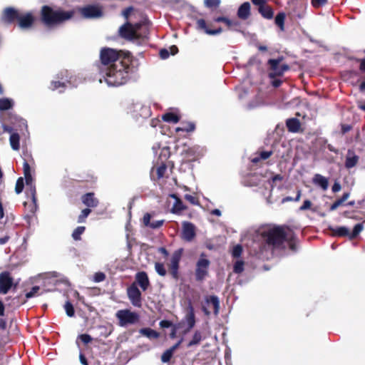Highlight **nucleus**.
<instances>
[{"instance_id": "52", "label": "nucleus", "mask_w": 365, "mask_h": 365, "mask_svg": "<svg viewBox=\"0 0 365 365\" xmlns=\"http://www.w3.org/2000/svg\"><path fill=\"white\" fill-rule=\"evenodd\" d=\"M242 252V247L240 245H237L233 247L232 255L234 257H239Z\"/></svg>"}, {"instance_id": "26", "label": "nucleus", "mask_w": 365, "mask_h": 365, "mask_svg": "<svg viewBox=\"0 0 365 365\" xmlns=\"http://www.w3.org/2000/svg\"><path fill=\"white\" fill-rule=\"evenodd\" d=\"M286 125L289 132L297 133L300 129V122L297 118H289L286 121Z\"/></svg>"}, {"instance_id": "59", "label": "nucleus", "mask_w": 365, "mask_h": 365, "mask_svg": "<svg viewBox=\"0 0 365 365\" xmlns=\"http://www.w3.org/2000/svg\"><path fill=\"white\" fill-rule=\"evenodd\" d=\"M312 202L309 200H306L304 201L303 205L299 207V210L304 211L308 210L311 207Z\"/></svg>"}, {"instance_id": "15", "label": "nucleus", "mask_w": 365, "mask_h": 365, "mask_svg": "<svg viewBox=\"0 0 365 365\" xmlns=\"http://www.w3.org/2000/svg\"><path fill=\"white\" fill-rule=\"evenodd\" d=\"M195 236L196 232L195 225L190 222L184 221L182 223V239L186 242H191L195 239Z\"/></svg>"}, {"instance_id": "53", "label": "nucleus", "mask_w": 365, "mask_h": 365, "mask_svg": "<svg viewBox=\"0 0 365 365\" xmlns=\"http://www.w3.org/2000/svg\"><path fill=\"white\" fill-rule=\"evenodd\" d=\"M40 287L38 286H34L31 288V290L25 294L26 299H29L36 295V294L39 291Z\"/></svg>"}, {"instance_id": "23", "label": "nucleus", "mask_w": 365, "mask_h": 365, "mask_svg": "<svg viewBox=\"0 0 365 365\" xmlns=\"http://www.w3.org/2000/svg\"><path fill=\"white\" fill-rule=\"evenodd\" d=\"M133 115L137 118L138 117H141L143 118H147L151 114V111L148 107L143 106L141 104H138V103L134 106V109H133Z\"/></svg>"}, {"instance_id": "39", "label": "nucleus", "mask_w": 365, "mask_h": 365, "mask_svg": "<svg viewBox=\"0 0 365 365\" xmlns=\"http://www.w3.org/2000/svg\"><path fill=\"white\" fill-rule=\"evenodd\" d=\"M86 230V227L84 226H78L77 227L72 233V237L74 240L78 241L81 240V235L83 234V232Z\"/></svg>"}, {"instance_id": "41", "label": "nucleus", "mask_w": 365, "mask_h": 365, "mask_svg": "<svg viewBox=\"0 0 365 365\" xmlns=\"http://www.w3.org/2000/svg\"><path fill=\"white\" fill-rule=\"evenodd\" d=\"M204 4L207 8L214 10L219 7L220 0H204Z\"/></svg>"}, {"instance_id": "47", "label": "nucleus", "mask_w": 365, "mask_h": 365, "mask_svg": "<svg viewBox=\"0 0 365 365\" xmlns=\"http://www.w3.org/2000/svg\"><path fill=\"white\" fill-rule=\"evenodd\" d=\"M363 230V225L361 223L356 224L352 232L349 234V238L353 239L355 238L361 231Z\"/></svg>"}, {"instance_id": "50", "label": "nucleus", "mask_w": 365, "mask_h": 365, "mask_svg": "<svg viewBox=\"0 0 365 365\" xmlns=\"http://www.w3.org/2000/svg\"><path fill=\"white\" fill-rule=\"evenodd\" d=\"M234 272L237 274L241 273L244 270V262L242 260H237L234 264Z\"/></svg>"}, {"instance_id": "45", "label": "nucleus", "mask_w": 365, "mask_h": 365, "mask_svg": "<svg viewBox=\"0 0 365 365\" xmlns=\"http://www.w3.org/2000/svg\"><path fill=\"white\" fill-rule=\"evenodd\" d=\"M184 198L185 200H187V202H189L190 204H192L193 205H200L199 199L195 195H190V194H185L184 195Z\"/></svg>"}, {"instance_id": "58", "label": "nucleus", "mask_w": 365, "mask_h": 365, "mask_svg": "<svg viewBox=\"0 0 365 365\" xmlns=\"http://www.w3.org/2000/svg\"><path fill=\"white\" fill-rule=\"evenodd\" d=\"M151 215L149 213H145L143 217V223L145 226L148 227L150 224Z\"/></svg>"}, {"instance_id": "37", "label": "nucleus", "mask_w": 365, "mask_h": 365, "mask_svg": "<svg viewBox=\"0 0 365 365\" xmlns=\"http://www.w3.org/2000/svg\"><path fill=\"white\" fill-rule=\"evenodd\" d=\"M14 106L13 101L9 98H0V110H8Z\"/></svg>"}, {"instance_id": "19", "label": "nucleus", "mask_w": 365, "mask_h": 365, "mask_svg": "<svg viewBox=\"0 0 365 365\" xmlns=\"http://www.w3.org/2000/svg\"><path fill=\"white\" fill-rule=\"evenodd\" d=\"M34 21V16L31 13L29 12L20 14L17 24L21 29H29L32 27Z\"/></svg>"}, {"instance_id": "6", "label": "nucleus", "mask_w": 365, "mask_h": 365, "mask_svg": "<svg viewBox=\"0 0 365 365\" xmlns=\"http://www.w3.org/2000/svg\"><path fill=\"white\" fill-rule=\"evenodd\" d=\"M100 58L103 66L102 68H107L111 65L120 63L124 61V58H120V53L118 51L110 48L101 49Z\"/></svg>"}, {"instance_id": "17", "label": "nucleus", "mask_w": 365, "mask_h": 365, "mask_svg": "<svg viewBox=\"0 0 365 365\" xmlns=\"http://www.w3.org/2000/svg\"><path fill=\"white\" fill-rule=\"evenodd\" d=\"M281 61L282 58L269 60L268 63L270 66L272 70L274 71V73L269 74L271 78H273L274 76H281L289 69V66L286 64L279 66Z\"/></svg>"}, {"instance_id": "8", "label": "nucleus", "mask_w": 365, "mask_h": 365, "mask_svg": "<svg viewBox=\"0 0 365 365\" xmlns=\"http://www.w3.org/2000/svg\"><path fill=\"white\" fill-rule=\"evenodd\" d=\"M141 26V23L132 24L131 23L126 22L119 28L118 34L121 38L127 41L139 39L138 31L140 29Z\"/></svg>"}, {"instance_id": "51", "label": "nucleus", "mask_w": 365, "mask_h": 365, "mask_svg": "<svg viewBox=\"0 0 365 365\" xmlns=\"http://www.w3.org/2000/svg\"><path fill=\"white\" fill-rule=\"evenodd\" d=\"M283 179L282 176L279 174L274 175L270 180H267V184L271 187V189L274 187V183L277 181H282Z\"/></svg>"}, {"instance_id": "42", "label": "nucleus", "mask_w": 365, "mask_h": 365, "mask_svg": "<svg viewBox=\"0 0 365 365\" xmlns=\"http://www.w3.org/2000/svg\"><path fill=\"white\" fill-rule=\"evenodd\" d=\"M284 19L285 14L282 12L277 14L275 17V24L281 29V30H284Z\"/></svg>"}, {"instance_id": "4", "label": "nucleus", "mask_w": 365, "mask_h": 365, "mask_svg": "<svg viewBox=\"0 0 365 365\" xmlns=\"http://www.w3.org/2000/svg\"><path fill=\"white\" fill-rule=\"evenodd\" d=\"M223 22L228 26V17L225 16H215L212 18V21L207 23L203 19L197 20L196 28L197 30L204 31L205 33L209 35H215L222 32L221 26H217L215 24Z\"/></svg>"}, {"instance_id": "14", "label": "nucleus", "mask_w": 365, "mask_h": 365, "mask_svg": "<svg viewBox=\"0 0 365 365\" xmlns=\"http://www.w3.org/2000/svg\"><path fill=\"white\" fill-rule=\"evenodd\" d=\"M182 155L187 161L194 162L201 155L200 147L199 145L187 146L184 144Z\"/></svg>"}, {"instance_id": "24", "label": "nucleus", "mask_w": 365, "mask_h": 365, "mask_svg": "<svg viewBox=\"0 0 365 365\" xmlns=\"http://www.w3.org/2000/svg\"><path fill=\"white\" fill-rule=\"evenodd\" d=\"M359 158L354 150H348L346 160H345V167L347 169H350L354 168L359 162Z\"/></svg>"}, {"instance_id": "21", "label": "nucleus", "mask_w": 365, "mask_h": 365, "mask_svg": "<svg viewBox=\"0 0 365 365\" xmlns=\"http://www.w3.org/2000/svg\"><path fill=\"white\" fill-rule=\"evenodd\" d=\"M185 320L187 323V328L183 331V334L188 333L191 329H192L195 324V316L194 308L191 304L187 307V312L185 316Z\"/></svg>"}, {"instance_id": "11", "label": "nucleus", "mask_w": 365, "mask_h": 365, "mask_svg": "<svg viewBox=\"0 0 365 365\" xmlns=\"http://www.w3.org/2000/svg\"><path fill=\"white\" fill-rule=\"evenodd\" d=\"M183 250L180 248L175 250L170 259V263L168 264V269L170 275L174 279L179 278L180 262L182 257Z\"/></svg>"}, {"instance_id": "5", "label": "nucleus", "mask_w": 365, "mask_h": 365, "mask_svg": "<svg viewBox=\"0 0 365 365\" xmlns=\"http://www.w3.org/2000/svg\"><path fill=\"white\" fill-rule=\"evenodd\" d=\"M75 77L68 70L60 71L56 76L55 80L51 82L49 88L51 91H56L62 88L60 92H63L68 85H71Z\"/></svg>"}, {"instance_id": "7", "label": "nucleus", "mask_w": 365, "mask_h": 365, "mask_svg": "<svg viewBox=\"0 0 365 365\" xmlns=\"http://www.w3.org/2000/svg\"><path fill=\"white\" fill-rule=\"evenodd\" d=\"M210 265L207 255L205 252L201 253L195 265V277L197 282H202L206 279L209 274Z\"/></svg>"}, {"instance_id": "16", "label": "nucleus", "mask_w": 365, "mask_h": 365, "mask_svg": "<svg viewBox=\"0 0 365 365\" xmlns=\"http://www.w3.org/2000/svg\"><path fill=\"white\" fill-rule=\"evenodd\" d=\"M20 14L21 13L14 8L7 7L4 10L2 21L7 24L17 23Z\"/></svg>"}, {"instance_id": "34", "label": "nucleus", "mask_w": 365, "mask_h": 365, "mask_svg": "<svg viewBox=\"0 0 365 365\" xmlns=\"http://www.w3.org/2000/svg\"><path fill=\"white\" fill-rule=\"evenodd\" d=\"M162 119L165 122L177 123L179 122L180 118L176 113L168 112L163 115Z\"/></svg>"}, {"instance_id": "31", "label": "nucleus", "mask_w": 365, "mask_h": 365, "mask_svg": "<svg viewBox=\"0 0 365 365\" xmlns=\"http://www.w3.org/2000/svg\"><path fill=\"white\" fill-rule=\"evenodd\" d=\"M187 207L185 205L181 199H177L171 208V212L175 215H179L182 210H186Z\"/></svg>"}, {"instance_id": "22", "label": "nucleus", "mask_w": 365, "mask_h": 365, "mask_svg": "<svg viewBox=\"0 0 365 365\" xmlns=\"http://www.w3.org/2000/svg\"><path fill=\"white\" fill-rule=\"evenodd\" d=\"M82 202L87 206V208H94L98 205L99 201L95 197L93 192H87L81 196Z\"/></svg>"}, {"instance_id": "61", "label": "nucleus", "mask_w": 365, "mask_h": 365, "mask_svg": "<svg viewBox=\"0 0 365 365\" xmlns=\"http://www.w3.org/2000/svg\"><path fill=\"white\" fill-rule=\"evenodd\" d=\"M159 54H160V57L162 59H166V58H168L170 56L169 51L168 49H166V48H162L160 51Z\"/></svg>"}, {"instance_id": "56", "label": "nucleus", "mask_w": 365, "mask_h": 365, "mask_svg": "<svg viewBox=\"0 0 365 365\" xmlns=\"http://www.w3.org/2000/svg\"><path fill=\"white\" fill-rule=\"evenodd\" d=\"M164 222H165L164 220L153 221V222H150V224L148 227L152 229H158L163 226V225L164 224Z\"/></svg>"}, {"instance_id": "40", "label": "nucleus", "mask_w": 365, "mask_h": 365, "mask_svg": "<svg viewBox=\"0 0 365 365\" xmlns=\"http://www.w3.org/2000/svg\"><path fill=\"white\" fill-rule=\"evenodd\" d=\"M91 210L90 208L83 209L78 217L77 222L78 223H83L86 221V218L91 214Z\"/></svg>"}, {"instance_id": "33", "label": "nucleus", "mask_w": 365, "mask_h": 365, "mask_svg": "<svg viewBox=\"0 0 365 365\" xmlns=\"http://www.w3.org/2000/svg\"><path fill=\"white\" fill-rule=\"evenodd\" d=\"M182 125V127H178L175 128V131L177 133L180 131L190 133L193 132L195 130V124L192 122H183Z\"/></svg>"}, {"instance_id": "64", "label": "nucleus", "mask_w": 365, "mask_h": 365, "mask_svg": "<svg viewBox=\"0 0 365 365\" xmlns=\"http://www.w3.org/2000/svg\"><path fill=\"white\" fill-rule=\"evenodd\" d=\"M133 11V6H129V7H127L126 9H125L123 11V16L125 18V19H128V17L130 16V14L132 13V11Z\"/></svg>"}, {"instance_id": "28", "label": "nucleus", "mask_w": 365, "mask_h": 365, "mask_svg": "<svg viewBox=\"0 0 365 365\" xmlns=\"http://www.w3.org/2000/svg\"><path fill=\"white\" fill-rule=\"evenodd\" d=\"M313 182L319 185L320 187L322 188L323 190H326L328 188L329 182L327 178L322 176L320 174H315L313 178Z\"/></svg>"}, {"instance_id": "32", "label": "nucleus", "mask_w": 365, "mask_h": 365, "mask_svg": "<svg viewBox=\"0 0 365 365\" xmlns=\"http://www.w3.org/2000/svg\"><path fill=\"white\" fill-rule=\"evenodd\" d=\"M331 233L333 236H337V237H344V236H349V230L346 227H337L335 228H331Z\"/></svg>"}, {"instance_id": "49", "label": "nucleus", "mask_w": 365, "mask_h": 365, "mask_svg": "<svg viewBox=\"0 0 365 365\" xmlns=\"http://www.w3.org/2000/svg\"><path fill=\"white\" fill-rule=\"evenodd\" d=\"M24 187V182L23 178H19L16 182L15 192L16 194H20Z\"/></svg>"}, {"instance_id": "29", "label": "nucleus", "mask_w": 365, "mask_h": 365, "mask_svg": "<svg viewBox=\"0 0 365 365\" xmlns=\"http://www.w3.org/2000/svg\"><path fill=\"white\" fill-rule=\"evenodd\" d=\"M272 155V151H260L256 153L251 158V162L252 163L257 164L261 160H264L269 158Z\"/></svg>"}, {"instance_id": "55", "label": "nucleus", "mask_w": 365, "mask_h": 365, "mask_svg": "<svg viewBox=\"0 0 365 365\" xmlns=\"http://www.w3.org/2000/svg\"><path fill=\"white\" fill-rule=\"evenodd\" d=\"M106 279V274L103 272H96L93 276V280L96 282H103Z\"/></svg>"}, {"instance_id": "57", "label": "nucleus", "mask_w": 365, "mask_h": 365, "mask_svg": "<svg viewBox=\"0 0 365 365\" xmlns=\"http://www.w3.org/2000/svg\"><path fill=\"white\" fill-rule=\"evenodd\" d=\"M23 170H24V176H29L31 175V167L29 164V163L26 160H24L23 163Z\"/></svg>"}, {"instance_id": "60", "label": "nucleus", "mask_w": 365, "mask_h": 365, "mask_svg": "<svg viewBox=\"0 0 365 365\" xmlns=\"http://www.w3.org/2000/svg\"><path fill=\"white\" fill-rule=\"evenodd\" d=\"M327 0H312V4L314 7H320L327 3Z\"/></svg>"}, {"instance_id": "44", "label": "nucleus", "mask_w": 365, "mask_h": 365, "mask_svg": "<svg viewBox=\"0 0 365 365\" xmlns=\"http://www.w3.org/2000/svg\"><path fill=\"white\" fill-rule=\"evenodd\" d=\"M64 309L66 312V314L69 317H73L75 315V310L72 303L69 301H67L64 304Z\"/></svg>"}, {"instance_id": "18", "label": "nucleus", "mask_w": 365, "mask_h": 365, "mask_svg": "<svg viewBox=\"0 0 365 365\" xmlns=\"http://www.w3.org/2000/svg\"><path fill=\"white\" fill-rule=\"evenodd\" d=\"M168 165L166 163L161 161L157 162L156 165L153 167L150 173L151 179L153 180H159L165 176L167 170Z\"/></svg>"}, {"instance_id": "62", "label": "nucleus", "mask_w": 365, "mask_h": 365, "mask_svg": "<svg viewBox=\"0 0 365 365\" xmlns=\"http://www.w3.org/2000/svg\"><path fill=\"white\" fill-rule=\"evenodd\" d=\"M252 4L257 6L258 8H262L266 4H267V0H251Z\"/></svg>"}, {"instance_id": "12", "label": "nucleus", "mask_w": 365, "mask_h": 365, "mask_svg": "<svg viewBox=\"0 0 365 365\" xmlns=\"http://www.w3.org/2000/svg\"><path fill=\"white\" fill-rule=\"evenodd\" d=\"M81 14L86 19H98L103 16V11L98 5H87L80 10Z\"/></svg>"}, {"instance_id": "35", "label": "nucleus", "mask_w": 365, "mask_h": 365, "mask_svg": "<svg viewBox=\"0 0 365 365\" xmlns=\"http://www.w3.org/2000/svg\"><path fill=\"white\" fill-rule=\"evenodd\" d=\"M140 333L149 339H157L159 337V333L151 328H143Z\"/></svg>"}, {"instance_id": "43", "label": "nucleus", "mask_w": 365, "mask_h": 365, "mask_svg": "<svg viewBox=\"0 0 365 365\" xmlns=\"http://www.w3.org/2000/svg\"><path fill=\"white\" fill-rule=\"evenodd\" d=\"M155 269L156 272L161 277H165L167 274L165 266L161 262H155Z\"/></svg>"}, {"instance_id": "9", "label": "nucleus", "mask_w": 365, "mask_h": 365, "mask_svg": "<svg viewBox=\"0 0 365 365\" xmlns=\"http://www.w3.org/2000/svg\"><path fill=\"white\" fill-rule=\"evenodd\" d=\"M116 318L118 319V324L120 327H126L129 324H135L139 322V314L130 309H120L115 314Z\"/></svg>"}, {"instance_id": "38", "label": "nucleus", "mask_w": 365, "mask_h": 365, "mask_svg": "<svg viewBox=\"0 0 365 365\" xmlns=\"http://www.w3.org/2000/svg\"><path fill=\"white\" fill-rule=\"evenodd\" d=\"M202 333L198 330L195 331L193 334L192 340L190 341V342L187 344V347L199 344L202 341Z\"/></svg>"}, {"instance_id": "36", "label": "nucleus", "mask_w": 365, "mask_h": 365, "mask_svg": "<svg viewBox=\"0 0 365 365\" xmlns=\"http://www.w3.org/2000/svg\"><path fill=\"white\" fill-rule=\"evenodd\" d=\"M19 140L20 137L17 133H14L10 135V145L11 148L15 150H18L20 148Z\"/></svg>"}, {"instance_id": "20", "label": "nucleus", "mask_w": 365, "mask_h": 365, "mask_svg": "<svg viewBox=\"0 0 365 365\" xmlns=\"http://www.w3.org/2000/svg\"><path fill=\"white\" fill-rule=\"evenodd\" d=\"M135 282L140 287L143 291H146L150 284L148 274L144 271L136 273Z\"/></svg>"}, {"instance_id": "25", "label": "nucleus", "mask_w": 365, "mask_h": 365, "mask_svg": "<svg viewBox=\"0 0 365 365\" xmlns=\"http://www.w3.org/2000/svg\"><path fill=\"white\" fill-rule=\"evenodd\" d=\"M206 304L207 307L213 309L214 314L217 315L220 309V301L216 296H210L206 299Z\"/></svg>"}, {"instance_id": "3", "label": "nucleus", "mask_w": 365, "mask_h": 365, "mask_svg": "<svg viewBox=\"0 0 365 365\" xmlns=\"http://www.w3.org/2000/svg\"><path fill=\"white\" fill-rule=\"evenodd\" d=\"M73 14L72 11L54 10L51 6L44 5L41 9L40 19L44 26L53 28L69 20Z\"/></svg>"}, {"instance_id": "13", "label": "nucleus", "mask_w": 365, "mask_h": 365, "mask_svg": "<svg viewBox=\"0 0 365 365\" xmlns=\"http://www.w3.org/2000/svg\"><path fill=\"white\" fill-rule=\"evenodd\" d=\"M127 294L131 304L136 307L142 306V294L135 282L132 283L127 289Z\"/></svg>"}, {"instance_id": "63", "label": "nucleus", "mask_w": 365, "mask_h": 365, "mask_svg": "<svg viewBox=\"0 0 365 365\" xmlns=\"http://www.w3.org/2000/svg\"><path fill=\"white\" fill-rule=\"evenodd\" d=\"M160 326L162 328H169L170 327H173V324L172 322H170L169 320H162L160 322Z\"/></svg>"}, {"instance_id": "27", "label": "nucleus", "mask_w": 365, "mask_h": 365, "mask_svg": "<svg viewBox=\"0 0 365 365\" xmlns=\"http://www.w3.org/2000/svg\"><path fill=\"white\" fill-rule=\"evenodd\" d=\"M250 14V4L249 2L243 3L238 9L237 16L242 19H247Z\"/></svg>"}, {"instance_id": "10", "label": "nucleus", "mask_w": 365, "mask_h": 365, "mask_svg": "<svg viewBox=\"0 0 365 365\" xmlns=\"http://www.w3.org/2000/svg\"><path fill=\"white\" fill-rule=\"evenodd\" d=\"M17 284L14 283V278L9 271L0 273V294H6L11 288L15 289Z\"/></svg>"}, {"instance_id": "54", "label": "nucleus", "mask_w": 365, "mask_h": 365, "mask_svg": "<svg viewBox=\"0 0 365 365\" xmlns=\"http://www.w3.org/2000/svg\"><path fill=\"white\" fill-rule=\"evenodd\" d=\"M78 338L85 344H88V343L91 342V341H92V337L88 334H80L78 336Z\"/></svg>"}, {"instance_id": "46", "label": "nucleus", "mask_w": 365, "mask_h": 365, "mask_svg": "<svg viewBox=\"0 0 365 365\" xmlns=\"http://www.w3.org/2000/svg\"><path fill=\"white\" fill-rule=\"evenodd\" d=\"M149 35V29L147 25L142 24V26L139 31H138V36L140 38H148Z\"/></svg>"}, {"instance_id": "2", "label": "nucleus", "mask_w": 365, "mask_h": 365, "mask_svg": "<svg viewBox=\"0 0 365 365\" xmlns=\"http://www.w3.org/2000/svg\"><path fill=\"white\" fill-rule=\"evenodd\" d=\"M131 70L130 58L124 57V61L120 63L101 68V73L108 85L119 86L127 83Z\"/></svg>"}, {"instance_id": "1", "label": "nucleus", "mask_w": 365, "mask_h": 365, "mask_svg": "<svg viewBox=\"0 0 365 365\" xmlns=\"http://www.w3.org/2000/svg\"><path fill=\"white\" fill-rule=\"evenodd\" d=\"M294 233L288 227L275 225H264L256 232L255 240H257L272 248H279L285 241L293 240Z\"/></svg>"}, {"instance_id": "48", "label": "nucleus", "mask_w": 365, "mask_h": 365, "mask_svg": "<svg viewBox=\"0 0 365 365\" xmlns=\"http://www.w3.org/2000/svg\"><path fill=\"white\" fill-rule=\"evenodd\" d=\"M173 355V352L169 349L165 351L161 356V361L163 363H168L170 361L172 356Z\"/></svg>"}, {"instance_id": "30", "label": "nucleus", "mask_w": 365, "mask_h": 365, "mask_svg": "<svg viewBox=\"0 0 365 365\" xmlns=\"http://www.w3.org/2000/svg\"><path fill=\"white\" fill-rule=\"evenodd\" d=\"M259 13L267 19H272L274 16V11L272 9L266 4L262 8H258Z\"/></svg>"}]
</instances>
